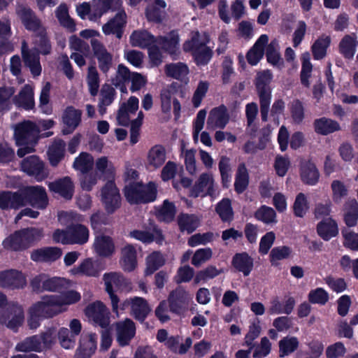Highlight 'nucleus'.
Masks as SVG:
<instances>
[{"label":"nucleus","mask_w":358,"mask_h":358,"mask_svg":"<svg viewBox=\"0 0 358 358\" xmlns=\"http://www.w3.org/2000/svg\"><path fill=\"white\" fill-rule=\"evenodd\" d=\"M180 229L188 234L193 232L199 225V218L194 215L182 214L178 219Z\"/></svg>","instance_id":"nucleus-52"},{"label":"nucleus","mask_w":358,"mask_h":358,"mask_svg":"<svg viewBox=\"0 0 358 358\" xmlns=\"http://www.w3.org/2000/svg\"><path fill=\"white\" fill-rule=\"evenodd\" d=\"M56 15L60 24L70 31L76 30V24L69 15L68 8L65 4H61L56 10Z\"/></svg>","instance_id":"nucleus-58"},{"label":"nucleus","mask_w":358,"mask_h":358,"mask_svg":"<svg viewBox=\"0 0 358 358\" xmlns=\"http://www.w3.org/2000/svg\"><path fill=\"white\" fill-rule=\"evenodd\" d=\"M24 320L23 308L16 302L7 303L5 307L0 310V324H4L13 331H17L22 325Z\"/></svg>","instance_id":"nucleus-5"},{"label":"nucleus","mask_w":358,"mask_h":358,"mask_svg":"<svg viewBox=\"0 0 358 358\" xmlns=\"http://www.w3.org/2000/svg\"><path fill=\"white\" fill-rule=\"evenodd\" d=\"M26 204V199L22 194L12 192H0V208H18Z\"/></svg>","instance_id":"nucleus-40"},{"label":"nucleus","mask_w":358,"mask_h":358,"mask_svg":"<svg viewBox=\"0 0 358 358\" xmlns=\"http://www.w3.org/2000/svg\"><path fill=\"white\" fill-rule=\"evenodd\" d=\"M341 234L344 239L343 246L351 250L358 251V234L350 231L347 228H343L341 230Z\"/></svg>","instance_id":"nucleus-64"},{"label":"nucleus","mask_w":358,"mask_h":358,"mask_svg":"<svg viewBox=\"0 0 358 358\" xmlns=\"http://www.w3.org/2000/svg\"><path fill=\"white\" fill-rule=\"evenodd\" d=\"M127 15L124 10L119 11L115 17L102 27L106 35L116 34L118 38L122 37V29L126 24Z\"/></svg>","instance_id":"nucleus-29"},{"label":"nucleus","mask_w":358,"mask_h":358,"mask_svg":"<svg viewBox=\"0 0 358 358\" xmlns=\"http://www.w3.org/2000/svg\"><path fill=\"white\" fill-rule=\"evenodd\" d=\"M94 159L87 152H81L73 162V167L83 173L90 171L93 166Z\"/></svg>","instance_id":"nucleus-54"},{"label":"nucleus","mask_w":358,"mask_h":358,"mask_svg":"<svg viewBox=\"0 0 358 358\" xmlns=\"http://www.w3.org/2000/svg\"><path fill=\"white\" fill-rule=\"evenodd\" d=\"M331 37L322 34L313 43L311 46V51L314 59L320 60L325 57L327 51L331 44Z\"/></svg>","instance_id":"nucleus-42"},{"label":"nucleus","mask_w":358,"mask_h":358,"mask_svg":"<svg viewBox=\"0 0 358 358\" xmlns=\"http://www.w3.org/2000/svg\"><path fill=\"white\" fill-rule=\"evenodd\" d=\"M316 231L318 236L324 241H329L338 234V224L331 217L323 219L317 224Z\"/></svg>","instance_id":"nucleus-24"},{"label":"nucleus","mask_w":358,"mask_h":358,"mask_svg":"<svg viewBox=\"0 0 358 358\" xmlns=\"http://www.w3.org/2000/svg\"><path fill=\"white\" fill-rule=\"evenodd\" d=\"M101 200L106 212L113 213L120 207V194L115 184L109 180L101 189Z\"/></svg>","instance_id":"nucleus-6"},{"label":"nucleus","mask_w":358,"mask_h":358,"mask_svg":"<svg viewBox=\"0 0 358 358\" xmlns=\"http://www.w3.org/2000/svg\"><path fill=\"white\" fill-rule=\"evenodd\" d=\"M129 41L134 47L144 48L157 42V39L146 30H136L131 34Z\"/></svg>","instance_id":"nucleus-39"},{"label":"nucleus","mask_w":358,"mask_h":358,"mask_svg":"<svg viewBox=\"0 0 358 358\" xmlns=\"http://www.w3.org/2000/svg\"><path fill=\"white\" fill-rule=\"evenodd\" d=\"M96 336L89 334L83 336L80 341V346L76 350L77 358H90L96 349Z\"/></svg>","instance_id":"nucleus-27"},{"label":"nucleus","mask_w":358,"mask_h":358,"mask_svg":"<svg viewBox=\"0 0 358 358\" xmlns=\"http://www.w3.org/2000/svg\"><path fill=\"white\" fill-rule=\"evenodd\" d=\"M289 112L294 124H300L303 122L305 117V108L301 101L297 99L293 100L289 106Z\"/></svg>","instance_id":"nucleus-60"},{"label":"nucleus","mask_w":358,"mask_h":358,"mask_svg":"<svg viewBox=\"0 0 358 358\" xmlns=\"http://www.w3.org/2000/svg\"><path fill=\"white\" fill-rule=\"evenodd\" d=\"M17 13L25 27L36 33L35 49L37 52L43 55L49 54L51 45L45 36V29L33 11L29 8L20 6L17 8Z\"/></svg>","instance_id":"nucleus-1"},{"label":"nucleus","mask_w":358,"mask_h":358,"mask_svg":"<svg viewBox=\"0 0 358 358\" xmlns=\"http://www.w3.org/2000/svg\"><path fill=\"white\" fill-rule=\"evenodd\" d=\"M233 264L245 275H248L252 268V260L246 253L237 254L233 259Z\"/></svg>","instance_id":"nucleus-56"},{"label":"nucleus","mask_w":358,"mask_h":358,"mask_svg":"<svg viewBox=\"0 0 358 358\" xmlns=\"http://www.w3.org/2000/svg\"><path fill=\"white\" fill-rule=\"evenodd\" d=\"M21 169L27 175L40 182L48 176V171L43 162L36 155L24 159L21 162Z\"/></svg>","instance_id":"nucleus-8"},{"label":"nucleus","mask_w":358,"mask_h":358,"mask_svg":"<svg viewBox=\"0 0 358 358\" xmlns=\"http://www.w3.org/2000/svg\"><path fill=\"white\" fill-rule=\"evenodd\" d=\"M165 148L160 145L152 146L146 155L145 166L148 169L155 171L160 168L166 162Z\"/></svg>","instance_id":"nucleus-19"},{"label":"nucleus","mask_w":358,"mask_h":358,"mask_svg":"<svg viewBox=\"0 0 358 358\" xmlns=\"http://www.w3.org/2000/svg\"><path fill=\"white\" fill-rule=\"evenodd\" d=\"M157 187L149 182L144 185L141 182H129L124 187V196L130 203H148L156 198Z\"/></svg>","instance_id":"nucleus-4"},{"label":"nucleus","mask_w":358,"mask_h":358,"mask_svg":"<svg viewBox=\"0 0 358 358\" xmlns=\"http://www.w3.org/2000/svg\"><path fill=\"white\" fill-rule=\"evenodd\" d=\"M189 68L185 63H171L165 66V73L167 76L180 80L187 84L189 82L187 77Z\"/></svg>","instance_id":"nucleus-36"},{"label":"nucleus","mask_w":358,"mask_h":358,"mask_svg":"<svg viewBox=\"0 0 358 358\" xmlns=\"http://www.w3.org/2000/svg\"><path fill=\"white\" fill-rule=\"evenodd\" d=\"M190 300V294L181 287L171 292L168 298L171 313L177 315L185 313L187 310Z\"/></svg>","instance_id":"nucleus-11"},{"label":"nucleus","mask_w":358,"mask_h":358,"mask_svg":"<svg viewBox=\"0 0 358 358\" xmlns=\"http://www.w3.org/2000/svg\"><path fill=\"white\" fill-rule=\"evenodd\" d=\"M176 210L173 203L164 200L162 205L156 208V216L160 220L170 222L173 220Z\"/></svg>","instance_id":"nucleus-48"},{"label":"nucleus","mask_w":358,"mask_h":358,"mask_svg":"<svg viewBox=\"0 0 358 358\" xmlns=\"http://www.w3.org/2000/svg\"><path fill=\"white\" fill-rule=\"evenodd\" d=\"M217 186L210 173H202L191 190L190 195L194 197L206 196L215 198L217 196Z\"/></svg>","instance_id":"nucleus-7"},{"label":"nucleus","mask_w":358,"mask_h":358,"mask_svg":"<svg viewBox=\"0 0 358 358\" xmlns=\"http://www.w3.org/2000/svg\"><path fill=\"white\" fill-rule=\"evenodd\" d=\"M292 254V249L287 245L274 247L270 251V263L273 266H278V261L289 259Z\"/></svg>","instance_id":"nucleus-51"},{"label":"nucleus","mask_w":358,"mask_h":358,"mask_svg":"<svg viewBox=\"0 0 358 358\" xmlns=\"http://www.w3.org/2000/svg\"><path fill=\"white\" fill-rule=\"evenodd\" d=\"M298 338L295 336H285L279 341L280 357H285L294 352L299 347Z\"/></svg>","instance_id":"nucleus-53"},{"label":"nucleus","mask_w":358,"mask_h":358,"mask_svg":"<svg viewBox=\"0 0 358 358\" xmlns=\"http://www.w3.org/2000/svg\"><path fill=\"white\" fill-rule=\"evenodd\" d=\"M70 236L74 239L73 244L83 245L88 241L89 230L82 224H76L70 227Z\"/></svg>","instance_id":"nucleus-59"},{"label":"nucleus","mask_w":358,"mask_h":358,"mask_svg":"<svg viewBox=\"0 0 358 358\" xmlns=\"http://www.w3.org/2000/svg\"><path fill=\"white\" fill-rule=\"evenodd\" d=\"M62 255L61 249L56 247L45 248L32 252L31 258L34 262H54Z\"/></svg>","instance_id":"nucleus-37"},{"label":"nucleus","mask_w":358,"mask_h":358,"mask_svg":"<svg viewBox=\"0 0 358 358\" xmlns=\"http://www.w3.org/2000/svg\"><path fill=\"white\" fill-rule=\"evenodd\" d=\"M82 112L72 106L67 107L62 115L64 124L63 133L65 134L73 132L81 121Z\"/></svg>","instance_id":"nucleus-25"},{"label":"nucleus","mask_w":358,"mask_h":358,"mask_svg":"<svg viewBox=\"0 0 358 358\" xmlns=\"http://www.w3.org/2000/svg\"><path fill=\"white\" fill-rule=\"evenodd\" d=\"M29 203L34 207L44 208L48 204V198L45 190L41 186L27 187L25 190Z\"/></svg>","instance_id":"nucleus-31"},{"label":"nucleus","mask_w":358,"mask_h":358,"mask_svg":"<svg viewBox=\"0 0 358 358\" xmlns=\"http://www.w3.org/2000/svg\"><path fill=\"white\" fill-rule=\"evenodd\" d=\"M88 319L101 328H106L109 324V312L101 301L90 304L85 309Z\"/></svg>","instance_id":"nucleus-10"},{"label":"nucleus","mask_w":358,"mask_h":358,"mask_svg":"<svg viewBox=\"0 0 358 358\" xmlns=\"http://www.w3.org/2000/svg\"><path fill=\"white\" fill-rule=\"evenodd\" d=\"M208 41V36L206 33L192 31L189 39L183 44V50L190 52L198 65L206 64L212 57V51L206 45Z\"/></svg>","instance_id":"nucleus-2"},{"label":"nucleus","mask_w":358,"mask_h":358,"mask_svg":"<svg viewBox=\"0 0 358 358\" xmlns=\"http://www.w3.org/2000/svg\"><path fill=\"white\" fill-rule=\"evenodd\" d=\"M313 125L315 132L322 136H327L341 130V126L336 120L326 117L315 119Z\"/></svg>","instance_id":"nucleus-28"},{"label":"nucleus","mask_w":358,"mask_h":358,"mask_svg":"<svg viewBox=\"0 0 358 358\" xmlns=\"http://www.w3.org/2000/svg\"><path fill=\"white\" fill-rule=\"evenodd\" d=\"M129 236L131 238L138 240L143 243H150L152 241H156L158 243H161L163 241V236L161 230L155 227L149 231H131L129 232Z\"/></svg>","instance_id":"nucleus-35"},{"label":"nucleus","mask_w":358,"mask_h":358,"mask_svg":"<svg viewBox=\"0 0 358 358\" xmlns=\"http://www.w3.org/2000/svg\"><path fill=\"white\" fill-rule=\"evenodd\" d=\"M268 73L267 71H264L257 73L255 84L260 99L262 119L264 121L267 120L268 112Z\"/></svg>","instance_id":"nucleus-12"},{"label":"nucleus","mask_w":358,"mask_h":358,"mask_svg":"<svg viewBox=\"0 0 358 358\" xmlns=\"http://www.w3.org/2000/svg\"><path fill=\"white\" fill-rule=\"evenodd\" d=\"M268 41V38L266 34L262 35L257 40L246 55L250 64L255 66L263 58Z\"/></svg>","instance_id":"nucleus-26"},{"label":"nucleus","mask_w":358,"mask_h":358,"mask_svg":"<svg viewBox=\"0 0 358 358\" xmlns=\"http://www.w3.org/2000/svg\"><path fill=\"white\" fill-rule=\"evenodd\" d=\"M48 187L52 192L59 194L65 199H69L73 196L74 185L69 177L66 176L50 182Z\"/></svg>","instance_id":"nucleus-33"},{"label":"nucleus","mask_w":358,"mask_h":358,"mask_svg":"<svg viewBox=\"0 0 358 358\" xmlns=\"http://www.w3.org/2000/svg\"><path fill=\"white\" fill-rule=\"evenodd\" d=\"M346 212L344 214V222L349 227H355L358 220V203L353 199L348 201L345 204Z\"/></svg>","instance_id":"nucleus-49"},{"label":"nucleus","mask_w":358,"mask_h":358,"mask_svg":"<svg viewBox=\"0 0 358 358\" xmlns=\"http://www.w3.org/2000/svg\"><path fill=\"white\" fill-rule=\"evenodd\" d=\"M57 301V306L60 310V313H63L67 310L68 306L74 304L80 300L81 296L80 293L74 290H70L60 295H55Z\"/></svg>","instance_id":"nucleus-44"},{"label":"nucleus","mask_w":358,"mask_h":358,"mask_svg":"<svg viewBox=\"0 0 358 358\" xmlns=\"http://www.w3.org/2000/svg\"><path fill=\"white\" fill-rule=\"evenodd\" d=\"M293 213L296 217H303L309 209V204L306 195L300 192L294 200L293 206Z\"/></svg>","instance_id":"nucleus-57"},{"label":"nucleus","mask_w":358,"mask_h":358,"mask_svg":"<svg viewBox=\"0 0 358 358\" xmlns=\"http://www.w3.org/2000/svg\"><path fill=\"white\" fill-rule=\"evenodd\" d=\"M106 291L110 296L113 310L117 313L119 299L115 292L120 289L125 282V279L120 273L110 272L103 276Z\"/></svg>","instance_id":"nucleus-9"},{"label":"nucleus","mask_w":358,"mask_h":358,"mask_svg":"<svg viewBox=\"0 0 358 358\" xmlns=\"http://www.w3.org/2000/svg\"><path fill=\"white\" fill-rule=\"evenodd\" d=\"M66 144L64 141L58 140L55 141L49 148L48 154L50 163L52 166H56L62 160L64 154Z\"/></svg>","instance_id":"nucleus-50"},{"label":"nucleus","mask_w":358,"mask_h":358,"mask_svg":"<svg viewBox=\"0 0 358 358\" xmlns=\"http://www.w3.org/2000/svg\"><path fill=\"white\" fill-rule=\"evenodd\" d=\"M16 350L20 352L27 351H43V345L41 343V338L38 335H34L30 337H27L22 342L17 344L15 347Z\"/></svg>","instance_id":"nucleus-47"},{"label":"nucleus","mask_w":358,"mask_h":358,"mask_svg":"<svg viewBox=\"0 0 358 358\" xmlns=\"http://www.w3.org/2000/svg\"><path fill=\"white\" fill-rule=\"evenodd\" d=\"M22 55L24 62L28 66L34 76H38L41 73V66L39 62L38 52L29 50L25 41L22 45Z\"/></svg>","instance_id":"nucleus-21"},{"label":"nucleus","mask_w":358,"mask_h":358,"mask_svg":"<svg viewBox=\"0 0 358 358\" xmlns=\"http://www.w3.org/2000/svg\"><path fill=\"white\" fill-rule=\"evenodd\" d=\"M115 96V89L110 85H104L101 90L99 103V112L103 115L106 112V107L110 105Z\"/></svg>","instance_id":"nucleus-46"},{"label":"nucleus","mask_w":358,"mask_h":358,"mask_svg":"<svg viewBox=\"0 0 358 358\" xmlns=\"http://www.w3.org/2000/svg\"><path fill=\"white\" fill-rule=\"evenodd\" d=\"M166 3L164 0H155L146 9L147 19L150 22H160L164 17Z\"/></svg>","instance_id":"nucleus-41"},{"label":"nucleus","mask_w":358,"mask_h":358,"mask_svg":"<svg viewBox=\"0 0 358 358\" xmlns=\"http://www.w3.org/2000/svg\"><path fill=\"white\" fill-rule=\"evenodd\" d=\"M90 43L94 55L98 60L99 68L102 72L107 73L112 66V55L98 39H91Z\"/></svg>","instance_id":"nucleus-14"},{"label":"nucleus","mask_w":358,"mask_h":358,"mask_svg":"<svg viewBox=\"0 0 358 358\" xmlns=\"http://www.w3.org/2000/svg\"><path fill=\"white\" fill-rule=\"evenodd\" d=\"M4 244L6 247L13 250H21L28 248L21 231H16L6 238Z\"/></svg>","instance_id":"nucleus-61"},{"label":"nucleus","mask_w":358,"mask_h":358,"mask_svg":"<svg viewBox=\"0 0 358 358\" xmlns=\"http://www.w3.org/2000/svg\"><path fill=\"white\" fill-rule=\"evenodd\" d=\"M55 295H45L31 306V308L44 318L52 317L60 313Z\"/></svg>","instance_id":"nucleus-13"},{"label":"nucleus","mask_w":358,"mask_h":358,"mask_svg":"<svg viewBox=\"0 0 358 358\" xmlns=\"http://www.w3.org/2000/svg\"><path fill=\"white\" fill-rule=\"evenodd\" d=\"M27 284L25 276L14 269L0 272V287L10 289L23 288Z\"/></svg>","instance_id":"nucleus-15"},{"label":"nucleus","mask_w":358,"mask_h":358,"mask_svg":"<svg viewBox=\"0 0 358 358\" xmlns=\"http://www.w3.org/2000/svg\"><path fill=\"white\" fill-rule=\"evenodd\" d=\"M248 185V174L244 164H240L237 171L235 189L238 193H242Z\"/></svg>","instance_id":"nucleus-63"},{"label":"nucleus","mask_w":358,"mask_h":358,"mask_svg":"<svg viewBox=\"0 0 358 358\" xmlns=\"http://www.w3.org/2000/svg\"><path fill=\"white\" fill-rule=\"evenodd\" d=\"M38 132V127L30 121H24L15 126L14 136L16 144L21 146L17 152L20 157L34 151Z\"/></svg>","instance_id":"nucleus-3"},{"label":"nucleus","mask_w":358,"mask_h":358,"mask_svg":"<svg viewBox=\"0 0 358 358\" xmlns=\"http://www.w3.org/2000/svg\"><path fill=\"white\" fill-rule=\"evenodd\" d=\"M101 270L102 268L97 260L92 258H86L77 266L71 268L69 273L75 276L97 277Z\"/></svg>","instance_id":"nucleus-17"},{"label":"nucleus","mask_w":358,"mask_h":358,"mask_svg":"<svg viewBox=\"0 0 358 358\" xmlns=\"http://www.w3.org/2000/svg\"><path fill=\"white\" fill-rule=\"evenodd\" d=\"M131 307V313L136 319L143 321L150 311L147 301L141 297L127 299L120 304V308L124 310Z\"/></svg>","instance_id":"nucleus-16"},{"label":"nucleus","mask_w":358,"mask_h":358,"mask_svg":"<svg viewBox=\"0 0 358 358\" xmlns=\"http://www.w3.org/2000/svg\"><path fill=\"white\" fill-rule=\"evenodd\" d=\"M136 328L134 323L129 319L117 324V337L120 345H127L134 336Z\"/></svg>","instance_id":"nucleus-32"},{"label":"nucleus","mask_w":358,"mask_h":358,"mask_svg":"<svg viewBox=\"0 0 358 358\" xmlns=\"http://www.w3.org/2000/svg\"><path fill=\"white\" fill-rule=\"evenodd\" d=\"M93 247L95 252L101 257H110L115 252V245L112 238L103 234L96 236Z\"/></svg>","instance_id":"nucleus-30"},{"label":"nucleus","mask_w":358,"mask_h":358,"mask_svg":"<svg viewBox=\"0 0 358 358\" xmlns=\"http://www.w3.org/2000/svg\"><path fill=\"white\" fill-rule=\"evenodd\" d=\"M120 264L125 271H132L137 266L136 250L131 245H127L122 249Z\"/></svg>","instance_id":"nucleus-38"},{"label":"nucleus","mask_w":358,"mask_h":358,"mask_svg":"<svg viewBox=\"0 0 358 358\" xmlns=\"http://www.w3.org/2000/svg\"><path fill=\"white\" fill-rule=\"evenodd\" d=\"M100 179L101 178L98 172L88 171L84 173L80 178V187L85 191H91Z\"/></svg>","instance_id":"nucleus-62"},{"label":"nucleus","mask_w":358,"mask_h":358,"mask_svg":"<svg viewBox=\"0 0 358 358\" xmlns=\"http://www.w3.org/2000/svg\"><path fill=\"white\" fill-rule=\"evenodd\" d=\"M13 103L18 107L30 110L34 107V90L32 86L26 85L19 94L14 96Z\"/></svg>","instance_id":"nucleus-34"},{"label":"nucleus","mask_w":358,"mask_h":358,"mask_svg":"<svg viewBox=\"0 0 358 358\" xmlns=\"http://www.w3.org/2000/svg\"><path fill=\"white\" fill-rule=\"evenodd\" d=\"M229 121L227 108L224 105L213 108L207 120V127L210 129H224Z\"/></svg>","instance_id":"nucleus-18"},{"label":"nucleus","mask_w":358,"mask_h":358,"mask_svg":"<svg viewBox=\"0 0 358 358\" xmlns=\"http://www.w3.org/2000/svg\"><path fill=\"white\" fill-rule=\"evenodd\" d=\"M138 98L131 96L127 102L121 104L117 115V120L120 125L127 126L129 124L131 115L138 108Z\"/></svg>","instance_id":"nucleus-20"},{"label":"nucleus","mask_w":358,"mask_h":358,"mask_svg":"<svg viewBox=\"0 0 358 358\" xmlns=\"http://www.w3.org/2000/svg\"><path fill=\"white\" fill-rule=\"evenodd\" d=\"M95 172H98L101 178L110 179L115 173V169L113 163L106 157H101L95 162Z\"/></svg>","instance_id":"nucleus-45"},{"label":"nucleus","mask_w":358,"mask_h":358,"mask_svg":"<svg viewBox=\"0 0 358 358\" xmlns=\"http://www.w3.org/2000/svg\"><path fill=\"white\" fill-rule=\"evenodd\" d=\"M300 176L302 182L308 185H315L320 178V173L316 165L310 160L301 162Z\"/></svg>","instance_id":"nucleus-23"},{"label":"nucleus","mask_w":358,"mask_h":358,"mask_svg":"<svg viewBox=\"0 0 358 358\" xmlns=\"http://www.w3.org/2000/svg\"><path fill=\"white\" fill-rule=\"evenodd\" d=\"M157 43L169 54L176 55L178 50L179 38L176 31H171L165 36H160Z\"/></svg>","instance_id":"nucleus-43"},{"label":"nucleus","mask_w":358,"mask_h":358,"mask_svg":"<svg viewBox=\"0 0 358 358\" xmlns=\"http://www.w3.org/2000/svg\"><path fill=\"white\" fill-rule=\"evenodd\" d=\"M358 46L355 33L345 35L338 43V52L345 59H352Z\"/></svg>","instance_id":"nucleus-22"},{"label":"nucleus","mask_w":358,"mask_h":358,"mask_svg":"<svg viewBox=\"0 0 358 358\" xmlns=\"http://www.w3.org/2000/svg\"><path fill=\"white\" fill-rule=\"evenodd\" d=\"M165 263L163 255L159 252H154L146 258V268L145 273L151 275Z\"/></svg>","instance_id":"nucleus-55"}]
</instances>
